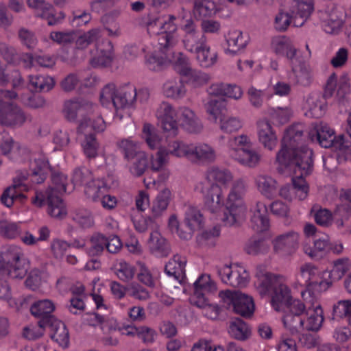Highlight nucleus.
<instances>
[{"label":"nucleus","mask_w":351,"mask_h":351,"mask_svg":"<svg viewBox=\"0 0 351 351\" xmlns=\"http://www.w3.org/2000/svg\"><path fill=\"white\" fill-rule=\"evenodd\" d=\"M282 322L291 335H295L304 330L318 331L324 320L323 310L319 304L306 308L302 301H295Z\"/></svg>","instance_id":"f257e3e1"},{"label":"nucleus","mask_w":351,"mask_h":351,"mask_svg":"<svg viewBox=\"0 0 351 351\" xmlns=\"http://www.w3.org/2000/svg\"><path fill=\"white\" fill-rule=\"evenodd\" d=\"M51 180V185L44 193H36L32 198V203L37 207H41L46 202L48 214L52 217L62 219L67 214L61 198L62 195L66 193L67 177L60 172L52 171Z\"/></svg>","instance_id":"f03ea898"},{"label":"nucleus","mask_w":351,"mask_h":351,"mask_svg":"<svg viewBox=\"0 0 351 351\" xmlns=\"http://www.w3.org/2000/svg\"><path fill=\"white\" fill-rule=\"evenodd\" d=\"M295 164L284 167L293 171L295 174L292 178V186H284L279 191L280 195L285 199L292 200L295 195L299 200L304 199L308 193V186L304 178L310 173L313 168V152L304 149L301 155H298Z\"/></svg>","instance_id":"7ed1b4c3"},{"label":"nucleus","mask_w":351,"mask_h":351,"mask_svg":"<svg viewBox=\"0 0 351 351\" xmlns=\"http://www.w3.org/2000/svg\"><path fill=\"white\" fill-rule=\"evenodd\" d=\"M28 262L21 247L10 245L0 252V276L7 275L13 279H22L28 270Z\"/></svg>","instance_id":"20e7f679"},{"label":"nucleus","mask_w":351,"mask_h":351,"mask_svg":"<svg viewBox=\"0 0 351 351\" xmlns=\"http://www.w3.org/2000/svg\"><path fill=\"white\" fill-rule=\"evenodd\" d=\"M303 130L300 125H295L289 128L282 140V147L277 153L276 161L282 167H289L295 164L298 157L304 149L310 150L306 146L298 148L302 142ZM312 152V150L311 149Z\"/></svg>","instance_id":"39448f33"},{"label":"nucleus","mask_w":351,"mask_h":351,"mask_svg":"<svg viewBox=\"0 0 351 351\" xmlns=\"http://www.w3.org/2000/svg\"><path fill=\"white\" fill-rule=\"evenodd\" d=\"M137 100V91L132 84L116 88L113 84L106 85L101 92L100 101L104 106L112 104L116 110L130 108Z\"/></svg>","instance_id":"423d86ee"},{"label":"nucleus","mask_w":351,"mask_h":351,"mask_svg":"<svg viewBox=\"0 0 351 351\" xmlns=\"http://www.w3.org/2000/svg\"><path fill=\"white\" fill-rule=\"evenodd\" d=\"M14 90H0V124L10 127L21 126L28 116L14 101L17 97Z\"/></svg>","instance_id":"0eeeda50"},{"label":"nucleus","mask_w":351,"mask_h":351,"mask_svg":"<svg viewBox=\"0 0 351 351\" xmlns=\"http://www.w3.org/2000/svg\"><path fill=\"white\" fill-rule=\"evenodd\" d=\"M97 106L85 99H70L64 103L62 113L64 118L70 122L78 121V133H86L90 121L88 116L93 115Z\"/></svg>","instance_id":"6e6552de"},{"label":"nucleus","mask_w":351,"mask_h":351,"mask_svg":"<svg viewBox=\"0 0 351 351\" xmlns=\"http://www.w3.org/2000/svg\"><path fill=\"white\" fill-rule=\"evenodd\" d=\"M225 308L245 317H250L255 309L252 297L239 291H221L219 293Z\"/></svg>","instance_id":"1a4fd4ad"},{"label":"nucleus","mask_w":351,"mask_h":351,"mask_svg":"<svg viewBox=\"0 0 351 351\" xmlns=\"http://www.w3.org/2000/svg\"><path fill=\"white\" fill-rule=\"evenodd\" d=\"M54 309V304L48 299L38 300L32 304L30 305L31 313L40 318L38 322L39 329L37 332H34L33 330L25 328V336L29 339H35L41 337L43 334V329L47 328V324L52 322V319H56L52 315Z\"/></svg>","instance_id":"9d476101"},{"label":"nucleus","mask_w":351,"mask_h":351,"mask_svg":"<svg viewBox=\"0 0 351 351\" xmlns=\"http://www.w3.org/2000/svg\"><path fill=\"white\" fill-rule=\"evenodd\" d=\"M313 141H316L322 147L341 149L346 145L345 136L341 134L337 136L334 130L327 124L321 123L309 132Z\"/></svg>","instance_id":"9b49d317"},{"label":"nucleus","mask_w":351,"mask_h":351,"mask_svg":"<svg viewBox=\"0 0 351 351\" xmlns=\"http://www.w3.org/2000/svg\"><path fill=\"white\" fill-rule=\"evenodd\" d=\"M176 18L173 15L163 16L162 27L158 41L160 50L169 59L167 53L178 43V27L175 23Z\"/></svg>","instance_id":"f8f14e48"},{"label":"nucleus","mask_w":351,"mask_h":351,"mask_svg":"<svg viewBox=\"0 0 351 351\" xmlns=\"http://www.w3.org/2000/svg\"><path fill=\"white\" fill-rule=\"evenodd\" d=\"M183 32L182 42L184 48L191 53L197 51L205 43L207 38L199 32L197 25L192 19H186L181 27Z\"/></svg>","instance_id":"ddd939ff"},{"label":"nucleus","mask_w":351,"mask_h":351,"mask_svg":"<svg viewBox=\"0 0 351 351\" xmlns=\"http://www.w3.org/2000/svg\"><path fill=\"white\" fill-rule=\"evenodd\" d=\"M215 270L221 281L232 287H243L248 282L249 275L241 267L224 265L216 267Z\"/></svg>","instance_id":"4468645a"},{"label":"nucleus","mask_w":351,"mask_h":351,"mask_svg":"<svg viewBox=\"0 0 351 351\" xmlns=\"http://www.w3.org/2000/svg\"><path fill=\"white\" fill-rule=\"evenodd\" d=\"M205 208L210 213L220 212L224 205L221 188L217 183H204L201 189Z\"/></svg>","instance_id":"2eb2a0df"},{"label":"nucleus","mask_w":351,"mask_h":351,"mask_svg":"<svg viewBox=\"0 0 351 351\" xmlns=\"http://www.w3.org/2000/svg\"><path fill=\"white\" fill-rule=\"evenodd\" d=\"M271 295V305L275 311H282L284 315H287L291 304L295 301H300L298 299H293L291 290L285 283L282 278L276 285L274 287Z\"/></svg>","instance_id":"dca6fc26"},{"label":"nucleus","mask_w":351,"mask_h":351,"mask_svg":"<svg viewBox=\"0 0 351 351\" xmlns=\"http://www.w3.org/2000/svg\"><path fill=\"white\" fill-rule=\"evenodd\" d=\"M95 53L90 51L92 58L89 60L93 68H104L109 66L112 62L113 46L108 39H104L95 48Z\"/></svg>","instance_id":"f3484780"},{"label":"nucleus","mask_w":351,"mask_h":351,"mask_svg":"<svg viewBox=\"0 0 351 351\" xmlns=\"http://www.w3.org/2000/svg\"><path fill=\"white\" fill-rule=\"evenodd\" d=\"M175 109L167 102H162L157 108L156 116L158 119L161 128L164 131L170 132L171 135H176L178 130Z\"/></svg>","instance_id":"a211bd4d"},{"label":"nucleus","mask_w":351,"mask_h":351,"mask_svg":"<svg viewBox=\"0 0 351 351\" xmlns=\"http://www.w3.org/2000/svg\"><path fill=\"white\" fill-rule=\"evenodd\" d=\"M318 269L310 263L304 264L300 267V275L302 277L304 285L307 287L308 291L311 289L318 291H326L329 287L330 282L326 280H317Z\"/></svg>","instance_id":"6ab92c4d"},{"label":"nucleus","mask_w":351,"mask_h":351,"mask_svg":"<svg viewBox=\"0 0 351 351\" xmlns=\"http://www.w3.org/2000/svg\"><path fill=\"white\" fill-rule=\"evenodd\" d=\"M0 55L8 64L19 65L23 63L25 67H31L33 56L31 53L19 52L5 43H0Z\"/></svg>","instance_id":"aec40b11"},{"label":"nucleus","mask_w":351,"mask_h":351,"mask_svg":"<svg viewBox=\"0 0 351 351\" xmlns=\"http://www.w3.org/2000/svg\"><path fill=\"white\" fill-rule=\"evenodd\" d=\"M299 234L295 230H289L277 236L273 241L274 250L276 253L291 254L298 246Z\"/></svg>","instance_id":"412c9836"},{"label":"nucleus","mask_w":351,"mask_h":351,"mask_svg":"<svg viewBox=\"0 0 351 351\" xmlns=\"http://www.w3.org/2000/svg\"><path fill=\"white\" fill-rule=\"evenodd\" d=\"M247 208L243 200L232 201L227 199L226 212L223 221L226 226H232L241 223L245 217Z\"/></svg>","instance_id":"4be33fe9"},{"label":"nucleus","mask_w":351,"mask_h":351,"mask_svg":"<svg viewBox=\"0 0 351 351\" xmlns=\"http://www.w3.org/2000/svg\"><path fill=\"white\" fill-rule=\"evenodd\" d=\"M257 134L258 141L265 148L273 150L276 147L278 138L267 119H262L257 122Z\"/></svg>","instance_id":"5701e85b"},{"label":"nucleus","mask_w":351,"mask_h":351,"mask_svg":"<svg viewBox=\"0 0 351 351\" xmlns=\"http://www.w3.org/2000/svg\"><path fill=\"white\" fill-rule=\"evenodd\" d=\"M51 171L48 160L44 156H39L30 162L29 177L32 182L41 184Z\"/></svg>","instance_id":"b1692460"},{"label":"nucleus","mask_w":351,"mask_h":351,"mask_svg":"<svg viewBox=\"0 0 351 351\" xmlns=\"http://www.w3.org/2000/svg\"><path fill=\"white\" fill-rule=\"evenodd\" d=\"M271 47L276 54L285 56L289 63H295L300 56L298 55L296 49L289 38L285 36H278L272 39Z\"/></svg>","instance_id":"393cba45"},{"label":"nucleus","mask_w":351,"mask_h":351,"mask_svg":"<svg viewBox=\"0 0 351 351\" xmlns=\"http://www.w3.org/2000/svg\"><path fill=\"white\" fill-rule=\"evenodd\" d=\"M27 186L21 181L14 180V184L5 189L1 195V202L8 208L13 205L14 201L23 202L26 199L23 191H27Z\"/></svg>","instance_id":"a878e982"},{"label":"nucleus","mask_w":351,"mask_h":351,"mask_svg":"<svg viewBox=\"0 0 351 351\" xmlns=\"http://www.w3.org/2000/svg\"><path fill=\"white\" fill-rule=\"evenodd\" d=\"M178 113L182 126L189 132L197 134L202 131L203 125L199 118L191 109L182 107L179 108Z\"/></svg>","instance_id":"bb28decb"},{"label":"nucleus","mask_w":351,"mask_h":351,"mask_svg":"<svg viewBox=\"0 0 351 351\" xmlns=\"http://www.w3.org/2000/svg\"><path fill=\"white\" fill-rule=\"evenodd\" d=\"M186 261L184 257L174 255L165 265V271L170 277L182 283L185 278V266Z\"/></svg>","instance_id":"cd10ccee"},{"label":"nucleus","mask_w":351,"mask_h":351,"mask_svg":"<svg viewBox=\"0 0 351 351\" xmlns=\"http://www.w3.org/2000/svg\"><path fill=\"white\" fill-rule=\"evenodd\" d=\"M256 276L257 278L256 282L257 289L261 295L267 294L271 289L273 290L274 287L283 278L281 276L265 271L262 268L258 269Z\"/></svg>","instance_id":"c85d7f7f"},{"label":"nucleus","mask_w":351,"mask_h":351,"mask_svg":"<svg viewBox=\"0 0 351 351\" xmlns=\"http://www.w3.org/2000/svg\"><path fill=\"white\" fill-rule=\"evenodd\" d=\"M251 227L257 232L266 231L269 227L267 208L263 202L256 203L255 210L251 218Z\"/></svg>","instance_id":"c756f323"},{"label":"nucleus","mask_w":351,"mask_h":351,"mask_svg":"<svg viewBox=\"0 0 351 351\" xmlns=\"http://www.w3.org/2000/svg\"><path fill=\"white\" fill-rule=\"evenodd\" d=\"M323 27L328 34H337L343 25V13L337 8L327 10L323 16Z\"/></svg>","instance_id":"7c9ffc66"},{"label":"nucleus","mask_w":351,"mask_h":351,"mask_svg":"<svg viewBox=\"0 0 351 351\" xmlns=\"http://www.w3.org/2000/svg\"><path fill=\"white\" fill-rule=\"evenodd\" d=\"M191 160L204 162H213L216 159V152L214 148L206 143L191 144Z\"/></svg>","instance_id":"2f4dec72"},{"label":"nucleus","mask_w":351,"mask_h":351,"mask_svg":"<svg viewBox=\"0 0 351 351\" xmlns=\"http://www.w3.org/2000/svg\"><path fill=\"white\" fill-rule=\"evenodd\" d=\"M47 327L50 329L51 338L60 346L64 348H67L69 343V335L64 324L56 319H52V322L47 324Z\"/></svg>","instance_id":"473e14b6"},{"label":"nucleus","mask_w":351,"mask_h":351,"mask_svg":"<svg viewBox=\"0 0 351 351\" xmlns=\"http://www.w3.org/2000/svg\"><path fill=\"white\" fill-rule=\"evenodd\" d=\"M290 64L296 83L303 86H309L312 82V74L309 65L303 61L301 57L296 60L295 63H291Z\"/></svg>","instance_id":"72a5a7b5"},{"label":"nucleus","mask_w":351,"mask_h":351,"mask_svg":"<svg viewBox=\"0 0 351 351\" xmlns=\"http://www.w3.org/2000/svg\"><path fill=\"white\" fill-rule=\"evenodd\" d=\"M300 21V17L299 14H297V10L290 6L288 11H280L276 16L274 27L278 32H285L291 23L293 26L297 27L294 23V21Z\"/></svg>","instance_id":"f704fd0d"},{"label":"nucleus","mask_w":351,"mask_h":351,"mask_svg":"<svg viewBox=\"0 0 351 351\" xmlns=\"http://www.w3.org/2000/svg\"><path fill=\"white\" fill-rule=\"evenodd\" d=\"M104 39L99 29H92L80 36L75 34L74 43L76 49H84L90 45H94L95 48Z\"/></svg>","instance_id":"c9c22d12"},{"label":"nucleus","mask_w":351,"mask_h":351,"mask_svg":"<svg viewBox=\"0 0 351 351\" xmlns=\"http://www.w3.org/2000/svg\"><path fill=\"white\" fill-rule=\"evenodd\" d=\"M232 158L243 165L252 168L258 165L261 156L256 150L247 147L237 153L234 151Z\"/></svg>","instance_id":"e433bc0d"},{"label":"nucleus","mask_w":351,"mask_h":351,"mask_svg":"<svg viewBox=\"0 0 351 351\" xmlns=\"http://www.w3.org/2000/svg\"><path fill=\"white\" fill-rule=\"evenodd\" d=\"M304 108L306 110V116L315 119L323 116L325 111L324 104L320 100V96L317 93L310 94L306 97Z\"/></svg>","instance_id":"4c0bfd02"},{"label":"nucleus","mask_w":351,"mask_h":351,"mask_svg":"<svg viewBox=\"0 0 351 351\" xmlns=\"http://www.w3.org/2000/svg\"><path fill=\"white\" fill-rule=\"evenodd\" d=\"M149 245L151 252L157 256H167L171 250L167 240L157 230L150 234Z\"/></svg>","instance_id":"58836bf2"},{"label":"nucleus","mask_w":351,"mask_h":351,"mask_svg":"<svg viewBox=\"0 0 351 351\" xmlns=\"http://www.w3.org/2000/svg\"><path fill=\"white\" fill-rule=\"evenodd\" d=\"M228 333L237 340L245 341L251 335L248 325L240 318H233L229 322Z\"/></svg>","instance_id":"ea45409f"},{"label":"nucleus","mask_w":351,"mask_h":351,"mask_svg":"<svg viewBox=\"0 0 351 351\" xmlns=\"http://www.w3.org/2000/svg\"><path fill=\"white\" fill-rule=\"evenodd\" d=\"M269 248V243L265 238L254 236L246 242L244 250L249 255L256 256L267 253Z\"/></svg>","instance_id":"a19ab883"},{"label":"nucleus","mask_w":351,"mask_h":351,"mask_svg":"<svg viewBox=\"0 0 351 351\" xmlns=\"http://www.w3.org/2000/svg\"><path fill=\"white\" fill-rule=\"evenodd\" d=\"M184 225L194 232L203 228L204 221L200 210L194 206H188L185 210Z\"/></svg>","instance_id":"79ce46f5"},{"label":"nucleus","mask_w":351,"mask_h":351,"mask_svg":"<svg viewBox=\"0 0 351 351\" xmlns=\"http://www.w3.org/2000/svg\"><path fill=\"white\" fill-rule=\"evenodd\" d=\"M218 10L215 0H193V13L195 17H210Z\"/></svg>","instance_id":"37998d69"},{"label":"nucleus","mask_w":351,"mask_h":351,"mask_svg":"<svg viewBox=\"0 0 351 351\" xmlns=\"http://www.w3.org/2000/svg\"><path fill=\"white\" fill-rule=\"evenodd\" d=\"M256 184L260 193L267 198L273 197L276 192V181L269 176L265 174L257 176Z\"/></svg>","instance_id":"c03bdc74"},{"label":"nucleus","mask_w":351,"mask_h":351,"mask_svg":"<svg viewBox=\"0 0 351 351\" xmlns=\"http://www.w3.org/2000/svg\"><path fill=\"white\" fill-rule=\"evenodd\" d=\"M185 86L180 78L167 80L163 85V93L167 97L178 99L186 94Z\"/></svg>","instance_id":"a18cd8bd"},{"label":"nucleus","mask_w":351,"mask_h":351,"mask_svg":"<svg viewBox=\"0 0 351 351\" xmlns=\"http://www.w3.org/2000/svg\"><path fill=\"white\" fill-rule=\"evenodd\" d=\"M107 186L104 180L93 178L85 186L84 193L87 198L93 202H98L101 195L105 194Z\"/></svg>","instance_id":"49530a36"},{"label":"nucleus","mask_w":351,"mask_h":351,"mask_svg":"<svg viewBox=\"0 0 351 351\" xmlns=\"http://www.w3.org/2000/svg\"><path fill=\"white\" fill-rule=\"evenodd\" d=\"M291 6L297 10L300 21H294L296 26H302L313 10V0H293Z\"/></svg>","instance_id":"de8ad7c7"},{"label":"nucleus","mask_w":351,"mask_h":351,"mask_svg":"<svg viewBox=\"0 0 351 351\" xmlns=\"http://www.w3.org/2000/svg\"><path fill=\"white\" fill-rule=\"evenodd\" d=\"M228 47L226 51L235 54L241 49L245 47L247 43L243 33L239 30L230 31L226 36Z\"/></svg>","instance_id":"09e8293b"},{"label":"nucleus","mask_w":351,"mask_h":351,"mask_svg":"<svg viewBox=\"0 0 351 351\" xmlns=\"http://www.w3.org/2000/svg\"><path fill=\"white\" fill-rule=\"evenodd\" d=\"M171 197V191L168 189H165L160 192L155 200L153 202L152 206V217L156 219L162 215L163 212L167 209Z\"/></svg>","instance_id":"8fccbe9b"},{"label":"nucleus","mask_w":351,"mask_h":351,"mask_svg":"<svg viewBox=\"0 0 351 351\" xmlns=\"http://www.w3.org/2000/svg\"><path fill=\"white\" fill-rule=\"evenodd\" d=\"M196 55V59L202 67L208 68L215 64L217 59V53L210 51V47L207 42L193 52Z\"/></svg>","instance_id":"3c124183"},{"label":"nucleus","mask_w":351,"mask_h":351,"mask_svg":"<svg viewBox=\"0 0 351 351\" xmlns=\"http://www.w3.org/2000/svg\"><path fill=\"white\" fill-rule=\"evenodd\" d=\"M0 151L3 155L8 156L10 159L16 158V151L19 154L25 152V149H21L19 146L15 147L14 141L6 133L0 132Z\"/></svg>","instance_id":"603ef678"},{"label":"nucleus","mask_w":351,"mask_h":351,"mask_svg":"<svg viewBox=\"0 0 351 351\" xmlns=\"http://www.w3.org/2000/svg\"><path fill=\"white\" fill-rule=\"evenodd\" d=\"M29 78V85L36 92H48L55 85L54 79L49 75H30Z\"/></svg>","instance_id":"864d4df0"},{"label":"nucleus","mask_w":351,"mask_h":351,"mask_svg":"<svg viewBox=\"0 0 351 351\" xmlns=\"http://www.w3.org/2000/svg\"><path fill=\"white\" fill-rule=\"evenodd\" d=\"M129 171L135 177H140L144 174L148 167V158L145 153H140L136 157L128 160Z\"/></svg>","instance_id":"5fc2aeb1"},{"label":"nucleus","mask_w":351,"mask_h":351,"mask_svg":"<svg viewBox=\"0 0 351 351\" xmlns=\"http://www.w3.org/2000/svg\"><path fill=\"white\" fill-rule=\"evenodd\" d=\"M106 237L101 233L95 232L91 235L89 239V246L87 247V253L90 256H96L101 254L106 248Z\"/></svg>","instance_id":"6e6d98bb"},{"label":"nucleus","mask_w":351,"mask_h":351,"mask_svg":"<svg viewBox=\"0 0 351 351\" xmlns=\"http://www.w3.org/2000/svg\"><path fill=\"white\" fill-rule=\"evenodd\" d=\"M233 176L232 173L226 169H219L218 167H212L206 173V183L215 182L221 184H226L232 181Z\"/></svg>","instance_id":"4d7b16f0"},{"label":"nucleus","mask_w":351,"mask_h":351,"mask_svg":"<svg viewBox=\"0 0 351 351\" xmlns=\"http://www.w3.org/2000/svg\"><path fill=\"white\" fill-rule=\"evenodd\" d=\"M167 156L169 155L176 157H186L190 158L191 144H186L182 141H173L169 143L167 147H164Z\"/></svg>","instance_id":"13d9d810"},{"label":"nucleus","mask_w":351,"mask_h":351,"mask_svg":"<svg viewBox=\"0 0 351 351\" xmlns=\"http://www.w3.org/2000/svg\"><path fill=\"white\" fill-rule=\"evenodd\" d=\"M117 146L128 161L136 157L140 153H145L141 151L138 144L130 139H123L117 142Z\"/></svg>","instance_id":"bf43d9fd"},{"label":"nucleus","mask_w":351,"mask_h":351,"mask_svg":"<svg viewBox=\"0 0 351 351\" xmlns=\"http://www.w3.org/2000/svg\"><path fill=\"white\" fill-rule=\"evenodd\" d=\"M194 293L198 295L202 294V292L210 293L217 289L216 285L210 280L208 275H202L194 282Z\"/></svg>","instance_id":"052dcab7"},{"label":"nucleus","mask_w":351,"mask_h":351,"mask_svg":"<svg viewBox=\"0 0 351 351\" xmlns=\"http://www.w3.org/2000/svg\"><path fill=\"white\" fill-rule=\"evenodd\" d=\"M17 36L21 45L28 49H34L38 44L35 33L26 27H20L17 32Z\"/></svg>","instance_id":"680f3d73"},{"label":"nucleus","mask_w":351,"mask_h":351,"mask_svg":"<svg viewBox=\"0 0 351 351\" xmlns=\"http://www.w3.org/2000/svg\"><path fill=\"white\" fill-rule=\"evenodd\" d=\"M72 219L83 228H89L94 225L93 216L86 209L76 210L72 214Z\"/></svg>","instance_id":"e2e57ef3"},{"label":"nucleus","mask_w":351,"mask_h":351,"mask_svg":"<svg viewBox=\"0 0 351 351\" xmlns=\"http://www.w3.org/2000/svg\"><path fill=\"white\" fill-rule=\"evenodd\" d=\"M247 185L243 178H239L234 180L232 184L230 191L228 196V199L232 201L243 200V197L246 193Z\"/></svg>","instance_id":"0e129e2a"},{"label":"nucleus","mask_w":351,"mask_h":351,"mask_svg":"<svg viewBox=\"0 0 351 351\" xmlns=\"http://www.w3.org/2000/svg\"><path fill=\"white\" fill-rule=\"evenodd\" d=\"M219 234V229L214 227L209 230H206L199 234L196 237V241L199 246L212 247L215 245V240Z\"/></svg>","instance_id":"69168bd1"},{"label":"nucleus","mask_w":351,"mask_h":351,"mask_svg":"<svg viewBox=\"0 0 351 351\" xmlns=\"http://www.w3.org/2000/svg\"><path fill=\"white\" fill-rule=\"evenodd\" d=\"M115 269L117 277L123 282L131 280L136 273L135 267L124 261H121L117 265Z\"/></svg>","instance_id":"338daca9"},{"label":"nucleus","mask_w":351,"mask_h":351,"mask_svg":"<svg viewBox=\"0 0 351 351\" xmlns=\"http://www.w3.org/2000/svg\"><path fill=\"white\" fill-rule=\"evenodd\" d=\"M351 317V300L338 301L332 307V319L348 318Z\"/></svg>","instance_id":"774afa93"}]
</instances>
